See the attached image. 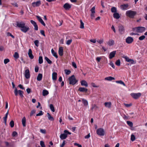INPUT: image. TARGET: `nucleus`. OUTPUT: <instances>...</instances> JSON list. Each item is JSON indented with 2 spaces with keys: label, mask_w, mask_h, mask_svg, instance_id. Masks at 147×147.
Instances as JSON below:
<instances>
[{
  "label": "nucleus",
  "mask_w": 147,
  "mask_h": 147,
  "mask_svg": "<svg viewBox=\"0 0 147 147\" xmlns=\"http://www.w3.org/2000/svg\"><path fill=\"white\" fill-rule=\"evenodd\" d=\"M17 26L21 28L20 30L23 32H26L30 30L29 28L27 26H25V23L22 21L16 22Z\"/></svg>",
  "instance_id": "nucleus-1"
},
{
  "label": "nucleus",
  "mask_w": 147,
  "mask_h": 147,
  "mask_svg": "<svg viewBox=\"0 0 147 147\" xmlns=\"http://www.w3.org/2000/svg\"><path fill=\"white\" fill-rule=\"evenodd\" d=\"M136 14V11L130 10L127 11L126 13V16L131 18H133Z\"/></svg>",
  "instance_id": "nucleus-2"
},
{
  "label": "nucleus",
  "mask_w": 147,
  "mask_h": 147,
  "mask_svg": "<svg viewBox=\"0 0 147 147\" xmlns=\"http://www.w3.org/2000/svg\"><path fill=\"white\" fill-rule=\"evenodd\" d=\"M68 80L69 81V84L72 85H75L78 82L74 75L69 77Z\"/></svg>",
  "instance_id": "nucleus-3"
},
{
  "label": "nucleus",
  "mask_w": 147,
  "mask_h": 147,
  "mask_svg": "<svg viewBox=\"0 0 147 147\" xmlns=\"http://www.w3.org/2000/svg\"><path fill=\"white\" fill-rule=\"evenodd\" d=\"M97 134L100 136H103L105 135L104 130L102 128H99L96 131Z\"/></svg>",
  "instance_id": "nucleus-4"
},
{
  "label": "nucleus",
  "mask_w": 147,
  "mask_h": 147,
  "mask_svg": "<svg viewBox=\"0 0 147 147\" xmlns=\"http://www.w3.org/2000/svg\"><path fill=\"white\" fill-rule=\"evenodd\" d=\"M14 92L16 96H17L18 94V93L20 96L21 97H24V96L23 94V92L22 91L20 90H19L18 91L16 88H15Z\"/></svg>",
  "instance_id": "nucleus-5"
},
{
  "label": "nucleus",
  "mask_w": 147,
  "mask_h": 147,
  "mask_svg": "<svg viewBox=\"0 0 147 147\" xmlns=\"http://www.w3.org/2000/svg\"><path fill=\"white\" fill-rule=\"evenodd\" d=\"M118 28L120 34H123L125 32V28L124 26L122 25H120L119 26Z\"/></svg>",
  "instance_id": "nucleus-6"
},
{
  "label": "nucleus",
  "mask_w": 147,
  "mask_h": 147,
  "mask_svg": "<svg viewBox=\"0 0 147 147\" xmlns=\"http://www.w3.org/2000/svg\"><path fill=\"white\" fill-rule=\"evenodd\" d=\"M132 97L135 99H137L140 97L141 94L140 93H132L131 94Z\"/></svg>",
  "instance_id": "nucleus-7"
},
{
  "label": "nucleus",
  "mask_w": 147,
  "mask_h": 147,
  "mask_svg": "<svg viewBox=\"0 0 147 147\" xmlns=\"http://www.w3.org/2000/svg\"><path fill=\"white\" fill-rule=\"evenodd\" d=\"M123 57L125 59V61H126L130 62L131 64H133L136 63V62H135L133 59L129 58L127 56H125Z\"/></svg>",
  "instance_id": "nucleus-8"
},
{
  "label": "nucleus",
  "mask_w": 147,
  "mask_h": 147,
  "mask_svg": "<svg viewBox=\"0 0 147 147\" xmlns=\"http://www.w3.org/2000/svg\"><path fill=\"white\" fill-rule=\"evenodd\" d=\"M41 1L40 0L36 2H33L32 4V6L34 7H38L41 4Z\"/></svg>",
  "instance_id": "nucleus-9"
},
{
  "label": "nucleus",
  "mask_w": 147,
  "mask_h": 147,
  "mask_svg": "<svg viewBox=\"0 0 147 147\" xmlns=\"http://www.w3.org/2000/svg\"><path fill=\"white\" fill-rule=\"evenodd\" d=\"M133 41L134 39L133 38L130 36L127 37L125 40L127 44L131 43Z\"/></svg>",
  "instance_id": "nucleus-10"
},
{
  "label": "nucleus",
  "mask_w": 147,
  "mask_h": 147,
  "mask_svg": "<svg viewBox=\"0 0 147 147\" xmlns=\"http://www.w3.org/2000/svg\"><path fill=\"white\" fill-rule=\"evenodd\" d=\"M30 22L34 26V30H38V26L36 22L33 20H31Z\"/></svg>",
  "instance_id": "nucleus-11"
},
{
  "label": "nucleus",
  "mask_w": 147,
  "mask_h": 147,
  "mask_svg": "<svg viewBox=\"0 0 147 147\" xmlns=\"http://www.w3.org/2000/svg\"><path fill=\"white\" fill-rule=\"evenodd\" d=\"M25 76L26 79H28L30 77V71L29 69H27L25 70Z\"/></svg>",
  "instance_id": "nucleus-12"
},
{
  "label": "nucleus",
  "mask_w": 147,
  "mask_h": 147,
  "mask_svg": "<svg viewBox=\"0 0 147 147\" xmlns=\"http://www.w3.org/2000/svg\"><path fill=\"white\" fill-rule=\"evenodd\" d=\"M39 21L44 26H46V24L43 21L42 19L39 16H36Z\"/></svg>",
  "instance_id": "nucleus-13"
},
{
  "label": "nucleus",
  "mask_w": 147,
  "mask_h": 147,
  "mask_svg": "<svg viewBox=\"0 0 147 147\" xmlns=\"http://www.w3.org/2000/svg\"><path fill=\"white\" fill-rule=\"evenodd\" d=\"M138 33H142L146 30V28L144 27H138Z\"/></svg>",
  "instance_id": "nucleus-14"
},
{
  "label": "nucleus",
  "mask_w": 147,
  "mask_h": 147,
  "mask_svg": "<svg viewBox=\"0 0 147 147\" xmlns=\"http://www.w3.org/2000/svg\"><path fill=\"white\" fill-rule=\"evenodd\" d=\"M116 51H114L111 52L109 54V57L110 59H111L114 57L116 54Z\"/></svg>",
  "instance_id": "nucleus-15"
},
{
  "label": "nucleus",
  "mask_w": 147,
  "mask_h": 147,
  "mask_svg": "<svg viewBox=\"0 0 147 147\" xmlns=\"http://www.w3.org/2000/svg\"><path fill=\"white\" fill-rule=\"evenodd\" d=\"M81 84L82 86L86 87L88 86V84L87 82L85 80H82L81 82Z\"/></svg>",
  "instance_id": "nucleus-16"
},
{
  "label": "nucleus",
  "mask_w": 147,
  "mask_h": 147,
  "mask_svg": "<svg viewBox=\"0 0 147 147\" xmlns=\"http://www.w3.org/2000/svg\"><path fill=\"white\" fill-rule=\"evenodd\" d=\"M88 90L87 88L84 87H80L78 89V91L82 92H87Z\"/></svg>",
  "instance_id": "nucleus-17"
},
{
  "label": "nucleus",
  "mask_w": 147,
  "mask_h": 147,
  "mask_svg": "<svg viewBox=\"0 0 147 147\" xmlns=\"http://www.w3.org/2000/svg\"><path fill=\"white\" fill-rule=\"evenodd\" d=\"M28 54L30 59H32L34 58V56L32 54V51L31 49H29Z\"/></svg>",
  "instance_id": "nucleus-18"
},
{
  "label": "nucleus",
  "mask_w": 147,
  "mask_h": 147,
  "mask_svg": "<svg viewBox=\"0 0 147 147\" xmlns=\"http://www.w3.org/2000/svg\"><path fill=\"white\" fill-rule=\"evenodd\" d=\"M129 5L128 4H124L121 5V9L123 10H125L127 9Z\"/></svg>",
  "instance_id": "nucleus-19"
},
{
  "label": "nucleus",
  "mask_w": 147,
  "mask_h": 147,
  "mask_svg": "<svg viewBox=\"0 0 147 147\" xmlns=\"http://www.w3.org/2000/svg\"><path fill=\"white\" fill-rule=\"evenodd\" d=\"M63 7L66 10L69 9L71 7V5L68 3H66L64 4Z\"/></svg>",
  "instance_id": "nucleus-20"
},
{
  "label": "nucleus",
  "mask_w": 147,
  "mask_h": 147,
  "mask_svg": "<svg viewBox=\"0 0 147 147\" xmlns=\"http://www.w3.org/2000/svg\"><path fill=\"white\" fill-rule=\"evenodd\" d=\"M57 74L56 72H53L52 75V79L53 80H56L57 78Z\"/></svg>",
  "instance_id": "nucleus-21"
},
{
  "label": "nucleus",
  "mask_w": 147,
  "mask_h": 147,
  "mask_svg": "<svg viewBox=\"0 0 147 147\" xmlns=\"http://www.w3.org/2000/svg\"><path fill=\"white\" fill-rule=\"evenodd\" d=\"M67 137V134L65 133L61 134L60 136V138L61 140L65 139H66Z\"/></svg>",
  "instance_id": "nucleus-22"
},
{
  "label": "nucleus",
  "mask_w": 147,
  "mask_h": 147,
  "mask_svg": "<svg viewBox=\"0 0 147 147\" xmlns=\"http://www.w3.org/2000/svg\"><path fill=\"white\" fill-rule=\"evenodd\" d=\"M59 54L60 56H62L63 55V49L62 47H60L59 50Z\"/></svg>",
  "instance_id": "nucleus-23"
},
{
  "label": "nucleus",
  "mask_w": 147,
  "mask_h": 147,
  "mask_svg": "<svg viewBox=\"0 0 147 147\" xmlns=\"http://www.w3.org/2000/svg\"><path fill=\"white\" fill-rule=\"evenodd\" d=\"M107 43L109 46H112L114 44V40L112 39L109 40Z\"/></svg>",
  "instance_id": "nucleus-24"
},
{
  "label": "nucleus",
  "mask_w": 147,
  "mask_h": 147,
  "mask_svg": "<svg viewBox=\"0 0 147 147\" xmlns=\"http://www.w3.org/2000/svg\"><path fill=\"white\" fill-rule=\"evenodd\" d=\"M113 17L114 18L117 19H118L120 18V16L119 14L117 12L113 13Z\"/></svg>",
  "instance_id": "nucleus-25"
},
{
  "label": "nucleus",
  "mask_w": 147,
  "mask_h": 147,
  "mask_svg": "<svg viewBox=\"0 0 147 147\" xmlns=\"http://www.w3.org/2000/svg\"><path fill=\"white\" fill-rule=\"evenodd\" d=\"M47 115H48L47 117L49 120L52 121H54V119L53 117L49 113H47Z\"/></svg>",
  "instance_id": "nucleus-26"
},
{
  "label": "nucleus",
  "mask_w": 147,
  "mask_h": 147,
  "mask_svg": "<svg viewBox=\"0 0 147 147\" xmlns=\"http://www.w3.org/2000/svg\"><path fill=\"white\" fill-rule=\"evenodd\" d=\"M42 77V75L41 74H38L37 78V80L38 81H41Z\"/></svg>",
  "instance_id": "nucleus-27"
},
{
  "label": "nucleus",
  "mask_w": 147,
  "mask_h": 147,
  "mask_svg": "<svg viewBox=\"0 0 147 147\" xmlns=\"http://www.w3.org/2000/svg\"><path fill=\"white\" fill-rule=\"evenodd\" d=\"M104 104L105 107L110 108L111 107V103L110 102H105V103Z\"/></svg>",
  "instance_id": "nucleus-28"
},
{
  "label": "nucleus",
  "mask_w": 147,
  "mask_h": 147,
  "mask_svg": "<svg viewBox=\"0 0 147 147\" xmlns=\"http://www.w3.org/2000/svg\"><path fill=\"white\" fill-rule=\"evenodd\" d=\"M51 51L52 53V54L53 56H54L56 58H57L58 57L57 55V53L55 52L53 49H52Z\"/></svg>",
  "instance_id": "nucleus-29"
},
{
  "label": "nucleus",
  "mask_w": 147,
  "mask_h": 147,
  "mask_svg": "<svg viewBox=\"0 0 147 147\" xmlns=\"http://www.w3.org/2000/svg\"><path fill=\"white\" fill-rule=\"evenodd\" d=\"M26 118L25 117H24L22 118V124L24 127H25L26 126Z\"/></svg>",
  "instance_id": "nucleus-30"
},
{
  "label": "nucleus",
  "mask_w": 147,
  "mask_h": 147,
  "mask_svg": "<svg viewBox=\"0 0 147 147\" xmlns=\"http://www.w3.org/2000/svg\"><path fill=\"white\" fill-rule=\"evenodd\" d=\"M8 114L7 113H6L5 115V116L4 117H3V119H4V122L5 123V125H6L7 124L6 122H7V116H8Z\"/></svg>",
  "instance_id": "nucleus-31"
},
{
  "label": "nucleus",
  "mask_w": 147,
  "mask_h": 147,
  "mask_svg": "<svg viewBox=\"0 0 147 147\" xmlns=\"http://www.w3.org/2000/svg\"><path fill=\"white\" fill-rule=\"evenodd\" d=\"M49 94L48 91L46 90H44L42 91V95L44 96H45Z\"/></svg>",
  "instance_id": "nucleus-32"
},
{
  "label": "nucleus",
  "mask_w": 147,
  "mask_h": 147,
  "mask_svg": "<svg viewBox=\"0 0 147 147\" xmlns=\"http://www.w3.org/2000/svg\"><path fill=\"white\" fill-rule=\"evenodd\" d=\"M98 108V107L95 104L92 105V107L91 109L92 111H93L94 110H96Z\"/></svg>",
  "instance_id": "nucleus-33"
},
{
  "label": "nucleus",
  "mask_w": 147,
  "mask_h": 147,
  "mask_svg": "<svg viewBox=\"0 0 147 147\" xmlns=\"http://www.w3.org/2000/svg\"><path fill=\"white\" fill-rule=\"evenodd\" d=\"M115 78L114 77H112L111 76H109L107 77H106L105 78V80L108 81H111L112 80H114Z\"/></svg>",
  "instance_id": "nucleus-34"
},
{
  "label": "nucleus",
  "mask_w": 147,
  "mask_h": 147,
  "mask_svg": "<svg viewBox=\"0 0 147 147\" xmlns=\"http://www.w3.org/2000/svg\"><path fill=\"white\" fill-rule=\"evenodd\" d=\"M111 11L112 13H115L117 12V8L115 7H113L111 9Z\"/></svg>",
  "instance_id": "nucleus-35"
},
{
  "label": "nucleus",
  "mask_w": 147,
  "mask_h": 147,
  "mask_svg": "<svg viewBox=\"0 0 147 147\" xmlns=\"http://www.w3.org/2000/svg\"><path fill=\"white\" fill-rule=\"evenodd\" d=\"M45 59L48 63L49 64H51L52 63V61L50 60L47 57H45Z\"/></svg>",
  "instance_id": "nucleus-36"
},
{
  "label": "nucleus",
  "mask_w": 147,
  "mask_h": 147,
  "mask_svg": "<svg viewBox=\"0 0 147 147\" xmlns=\"http://www.w3.org/2000/svg\"><path fill=\"white\" fill-rule=\"evenodd\" d=\"M80 28H81V29L84 28V23L82 21V20H80Z\"/></svg>",
  "instance_id": "nucleus-37"
},
{
  "label": "nucleus",
  "mask_w": 147,
  "mask_h": 147,
  "mask_svg": "<svg viewBox=\"0 0 147 147\" xmlns=\"http://www.w3.org/2000/svg\"><path fill=\"white\" fill-rule=\"evenodd\" d=\"M49 107H50V109L51 110V111L53 112H54L55 111V108H54L53 105L52 104H51L50 105Z\"/></svg>",
  "instance_id": "nucleus-38"
},
{
  "label": "nucleus",
  "mask_w": 147,
  "mask_h": 147,
  "mask_svg": "<svg viewBox=\"0 0 147 147\" xmlns=\"http://www.w3.org/2000/svg\"><path fill=\"white\" fill-rule=\"evenodd\" d=\"M116 82L117 83L123 85L124 86H125V83L121 80L116 81Z\"/></svg>",
  "instance_id": "nucleus-39"
},
{
  "label": "nucleus",
  "mask_w": 147,
  "mask_h": 147,
  "mask_svg": "<svg viewBox=\"0 0 147 147\" xmlns=\"http://www.w3.org/2000/svg\"><path fill=\"white\" fill-rule=\"evenodd\" d=\"M13 57L14 58L16 59H18L19 57L18 53L17 52H15Z\"/></svg>",
  "instance_id": "nucleus-40"
},
{
  "label": "nucleus",
  "mask_w": 147,
  "mask_h": 147,
  "mask_svg": "<svg viewBox=\"0 0 147 147\" xmlns=\"http://www.w3.org/2000/svg\"><path fill=\"white\" fill-rule=\"evenodd\" d=\"M39 63V64H41L43 63V59L42 56H40L38 59Z\"/></svg>",
  "instance_id": "nucleus-41"
},
{
  "label": "nucleus",
  "mask_w": 147,
  "mask_h": 147,
  "mask_svg": "<svg viewBox=\"0 0 147 147\" xmlns=\"http://www.w3.org/2000/svg\"><path fill=\"white\" fill-rule=\"evenodd\" d=\"M64 71L66 75L69 74L71 72V71L69 69H65L64 70Z\"/></svg>",
  "instance_id": "nucleus-42"
},
{
  "label": "nucleus",
  "mask_w": 147,
  "mask_h": 147,
  "mask_svg": "<svg viewBox=\"0 0 147 147\" xmlns=\"http://www.w3.org/2000/svg\"><path fill=\"white\" fill-rule=\"evenodd\" d=\"M127 124L130 127H132L133 125V123L130 121H127Z\"/></svg>",
  "instance_id": "nucleus-43"
},
{
  "label": "nucleus",
  "mask_w": 147,
  "mask_h": 147,
  "mask_svg": "<svg viewBox=\"0 0 147 147\" xmlns=\"http://www.w3.org/2000/svg\"><path fill=\"white\" fill-rule=\"evenodd\" d=\"M82 101L84 106H86L88 105V102L86 100L83 99L82 100Z\"/></svg>",
  "instance_id": "nucleus-44"
},
{
  "label": "nucleus",
  "mask_w": 147,
  "mask_h": 147,
  "mask_svg": "<svg viewBox=\"0 0 147 147\" xmlns=\"http://www.w3.org/2000/svg\"><path fill=\"white\" fill-rule=\"evenodd\" d=\"M10 125L11 127H13L14 125V122L13 121L11 120L10 122Z\"/></svg>",
  "instance_id": "nucleus-45"
},
{
  "label": "nucleus",
  "mask_w": 147,
  "mask_h": 147,
  "mask_svg": "<svg viewBox=\"0 0 147 147\" xmlns=\"http://www.w3.org/2000/svg\"><path fill=\"white\" fill-rule=\"evenodd\" d=\"M132 30H133V31L134 32H136L138 33V27L133 28H132Z\"/></svg>",
  "instance_id": "nucleus-46"
},
{
  "label": "nucleus",
  "mask_w": 147,
  "mask_h": 147,
  "mask_svg": "<svg viewBox=\"0 0 147 147\" xmlns=\"http://www.w3.org/2000/svg\"><path fill=\"white\" fill-rule=\"evenodd\" d=\"M115 64L118 66H119L120 65V61L119 59L117 60L115 62Z\"/></svg>",
  "instance_id": "nucleus-47"
},
{
  "label": "nucleus",
  "mask_w": 147,
  "mask_h": 147,
  "mask_svg": "<svg viewBox=\"0 0 147 147\" xmlns=\"http://www.w3.org/2000/svg\"><path fill=\"white\" fill-rule=\"evenodd\" d=\"M145 36L144 35H142L139 38V39L140 40H142L145 38Z\"/></svg>",
  "instance_id": "nucleus-48"
},
{
  "label": "nucleus",
  "mask_w": 147,
  "mask_h": 147,
  "mask_svg": "<svg viewBox=\"0 0 147 147\" xmlns=\"http://www.w3.org/2000/svg\"><path fill=\"white\" fill-rule=\"evenodd\" d=\"M95 7L94 6L90 10L91 13H95Z\"/></svg>",
  "instance_id": "nucleus-49"
},
{
  "label": "nucleus",
  "mask_w": 147,
  "mask_h": 147,
  "mask_svg": "<svg viewBox=\"0 0 147 147\" xmlns=\"http://www.w3.org/2000/svg\"><path fill=\"white\" fill-rule=\"evenodd\" d=\"M135 139V137L134 135L133 134L131 135V140L132 141H134Z\"/></svg>",
  "instance_id": "nucleus-50"
},
{
  "label": "nucleus",
  "mask_w": 147,
  "mask_h": 147,
  "mask_svg": "<svg viewBox=\"0 0 147 147\" xmlns=\"http://www.w3.org/2000/svg\"><path fill=\"white\" fill-rule=\"evenodd\" d=\"M39 43V41L38 40H35L34 41V43L36 47H37L38 46V44Z\"/></svg>",
  "instance_id": "nucleus-51"
},
{
  "label": "nucleus",
  "mask_w": 147,
  "mask_h": 147,
  "mask_svg": "<svg viewBox=\"0 0 147 147\" xmlns=\"http://www.w3.org/2000/svg\"><path fill=\"white\" fill-rule=\"evenodd\" d=\"M72 42V39H71L67 41L66 44L68 45H69L71 43V42Z\"/></svg>",
  "instance_id": "nucleus-52"
},
{
  "label": "nucleus",
  "mask_w": 147,
  "mask_h": 147,
  "mask_svg": "<svg viewBox=\"0 0 147 147\" xmlns=\"http://www.w3.org/2000/svg\"><path fill=\"white\" fill-rule=\"evenodd\" d=\"M40 145L41 147H45V145L44 142L42 141H40Z\"/></svg>",
  "instance_id": "nucleus-53"
},
{
  "label": "nucleus",
  "mask_w": 147,
  "mask_h": 147,
  "mask_svg": "<svg viewBox=\"0 0 147 147\" xmlns=\"http://www.w3.org/2000/svg\"><path fill=\"white\" fill-rule=\"evenodd\" d=\"M36 112V110H33L31 111L30 113V116H32L33 115V114H34Z\"/></svg>",
  "instance_id": "nucleus-54"
},
{
  "label": "nucleus",
  "mask_w": 147,
  "mask_h": 147,
  "mask_svg": "<svg viewBox=\"0 0 147 147\" xmlns=\"http://www.w3.org/2000/svg\"><path fill=\"white\" fill-rule=\"evenodd\" d=\"M7 36H10L13 38H14V37L9 32H8L7 33Z\"/></svg>",
  "instance_id": "nucleus-55"
},
{
  "label": "nucleus",
  "mask_w": 147,
  "mask_h": 147,
  "mask_svg": "<svg viewBox=\"0 0 147 147\" xmlns=\"http://www.w3.org/2000/svg\"><path fill=\"white\" fill-rule=\"evenodd\" d=\"M9 61V60L8 59H5L4 60V62L5 64L7 63Z\"/></svg>",
  "instance_id": "nucleus-56"
},
{
  "label": "nucleus",
  "mask_w": 147,
  "mask_h": 147,
  "mask_svg": "<svg viewBox=\"0 0 147 147\" xmlns=\"http://www.w3.org/2000/svg\"><path fill=\"white\" fill-rule=\"evenodd\" d=\"M43 114V113L42 111H40L39 113L36 115V116H41Z\"/></svg>",
  "instance_id": "nucleus-57"
},
{
  "label": "nucleus",
  "mask_w": 147,
  "mask_h": 147,
  "mask_svg": "<svg viewBox=\"0 0 147 147\" xmlns=\"http://www.w3.org/2000/svg\"><path fill=\"white\" fill-rule=\"evenodd\" d=\"M18 135L17 133L15 131H14L13 132L12 134V136L13 137L14 136H16Z\"/></svg>",
  "instance_id": "nucleus-58"
},
{
  "label": "nucleus",
  "mask_w": 147,
  "mask_h": 147,
  "mask_svg": "<svg viewBox=\"0 0 147 147\" xmlns=\"http://www.w3.org/2000/svg\"><path fill=\"white\" fill-rule=\"evenodd\" d=\"M97 42L99 44H101L103 42V39L98 40H97Z\"/></svg>",
  "instance_id": "nucleus-59"
},
{
  "label": "nucleus",
  "mask_w": 147,
  "mask_h": 147,
  "mask_svg": "<svg viewBox=\"0 0 147 147\" xmlns=\"http://www.w3.org/2000/svg\"><path fill=\"white\" fill-rule=\"evenodd\" d=\"M40 33L44 36H45V32H44V30H41L40 31Z\"/></svg>",
  "instance_id": "nucleus-60"
},
{
  "label": "nucleus",
  "mask_w": 147,
  "mask_h": 147,
  "mask_svg": "<svg viewBox=\"0 0 147 147\" xmlns=\"http://www.w3.org/2000/svg\"><path fill=\"white\" fill-rule=\"evenodd\" d=\"M110 65L112 67L113 69L115 68V66L114 65V63L112 62V61L110 62Z\"/></svg>",
  "instance_id": "nucleus-61"
},
{
  "label": "nucleus",
  "mask_w": 147,
  "mask_h": 147,
  "mask_svg": "<svg viewBox=\"0 0 147 147\" xmlns=\"http://www.w3.org/2000/svg\"><path fill=\"white\" fill-rule=\"evenodd\" d=\"M124 105L126 107H129L131 106L132 104L131 103L129 104H127L124 103Z\"/></svg>",
  "instance_id": "nucleus-62"
},
{
  "label": "nucleus",
  "mask_w": 147,
  "mask_h": 147,
  "mask_svg": "<svg viewBox=\"0 0 147 147\" xmlns=\"http://www.w3.org/2000/svg\"><path fill=\"white\" fill-rule=\"evenodd\" d=\"M39 69V67L38 66H35V71L36 72H37L38 71Z\"/></svg>",
  "instance_id": "nucleus-63"
},
{
  "label": "nucleus",
  "mask_w": 147,
  "mask_h": 147,
  "mask_svg": "<svg viewBox=\"0 0 147 147\" xmlns=\"http://www.w3.org/2000/svg\"><path fill=\"white\" fill-rule=\"evenodd\" d=\"M72 65L73 67H74L75 68H77V66L76 63L74 62H72Z\"/></svg>",
  "instance_id": "nucleus-64"
}]
</instances>
